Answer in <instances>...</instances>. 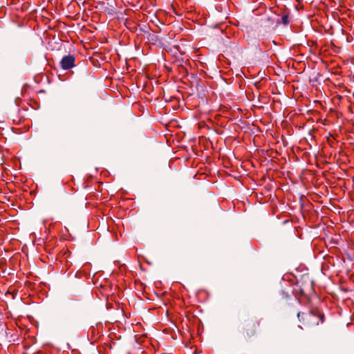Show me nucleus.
Returning <instances> with one entry per match:
<instances>
[{"label":"nucleus","instance_id":"obj_7","mask_svg":"<svg viewBox=\"0 0 354 354\" xmlns=\"http://www.w3.org/2000/svg\"><path fill=\"white\" fill-rule=\"evenodd\" d=\"M323 317H324V316H323V315H322V316H320V319H321V321H322V322H323Z\"/></svg>","mask_w":354,"mask_h":354},{"label":"nucleus","instance_id":"obj_3","mask_svg":"<svg viewBox=\"0 0 354 354\" xmlns=\"http://www.w3.org/2000/svg\"><path fill=\"white\" fill-rule=\"evenodd\" d=\"M59 198H58L57 202L59 205H63L68 202V196L66 193L64 188L62 186H61L59 189Z\"/></svg>","mask_w":354,"mask_h":354},{"label":"nucleus","instance_id":"obj_6","mask_svg":"<svg viewBox=\"0 0 354 354\" xmlns=\"http://www.w3.org/2000/svg\"><path fill=\"white\" fill-rule=\"evenodd\" d=\"M71 307L74 308H76V309H78L79 308V303L76 301H71Z\"/></svg>","mask_w":354,"mask_h":354},{"label":"nucleus","instance_id":"obj_4","mask_svg":"<svg viewBox=\"0 0 354 354\" xmlns=\"http://www.w3.org/2000/svg\"><path fill=\"white\" fill-rule=\"evenodd\" d=\"M304 316L306 317H315V315L313 314L312 312L309 315H305L304 313H297V317L300 322H303L304 319Z\"/></svg>","mask_w":354,"mask_h":354},{"label":"nucleus","instance_id":"obj_1","mask_svg":"<svg viewBox=\"0 0 354 354\" xmlns=\"http://www.w3.org/2000/svg\"><path fill=\"white\" fill-rule=\"evenodd\" d=\"M259 323L256 319H251L250 321H248L243 327L245 337L248 338L253 337L256 334L257 328L259 327Z\"/></svg>","mask_w":354,"mask_h":354},{"label":"nucleus","instance_id":"obj_2","mask_svg":"<svg viewBox=\"0 0 354 354\" xmlns=\"http://www.w3.org/2000/svg\"><path fill=\"white\" fill-rule=\"evenodd\" d=\"M75 57L73 55H64L60 61V66L63 70H68L75 66Z\"/></svg>","mask_w":354,"mask_h":354},{"label":"nucleus","instance_id":"obj_5","mask_svg":"<svg viewBox=\"0 0 354 354\" xmlns=\"http://www.w3.org/2000/svg\"><path fill=\"white\" fill-rule=\"evenodd\" d=\"M288 22H289L288 15H283L281 17V23L284 25H287L288 24Z\"/></svg>","mask_w":354,"mask_h":354}]
</instances>
